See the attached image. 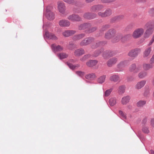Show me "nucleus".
Returning a JSON list of instances; mask_svg holds the SVG:
<instances>
[{
	"mask_svg": "<svg viewBox=\"0 0 154 154\" xmlns=\"http://www.w3.org/2000/svg\"><path fill=\"white\" fill-rule=\"evenodd\" d=\"M144 32V30L142 28H137L135 29L133 32L132 37L134 38H137L140 37L143 35Z\"/></svg>",
	"mask_w": 154,
	"mask_h": 154,
	"instance_id": "nucleus-1",
	"label": "nucleus"
},
{
	"mask_svg": "<svg viewBox=\"0 0 154 154\" xmlns=\"http://www.w3.org/2000/svg\"><path fill=\"white\" fill-rule=\"evenodd\" d=\"M51 7L48 6L46 8V12L44 13L47 18L49 20H53L54 18V14L53 12L51 11L50 10Z\"/></svg>",
	"mask_w": 154,
	"mask_h": 154,
	"instance_id": "nucleus-2",
	"label": "nucleus"
},
{
	"mask_svg": "<svg viewBox=\"0 0 154 154\" xmlns=\"http://www.w3.org/2000/svg\"><path fill=\"white\" fill-rule=\"evenodd\" d=\"M141 49L136 48L131 50L128 53V55L130 57L134 58L140 53Z\"/></svg>",
	"mask_w": 154,
	"mask_h": 154,
	"instance_id": "nucleus-3",
	"label": "nucleus"
},
{
	"mask_svg": "<svg viewBox=\"0 0 154 154\" xmlns=\"http://www.w3.org/2000/svg\"><path fill=\"white\" fill-rule=\"evenodd\" d=\"M57 9L60 13L62 14H64L66 10V7L65 4L62 2H58Z\"/></svg>",
	"mask_w": 154,
	"mask_h": 154,
	"instance_id": "nucleus-4",
	"label": "nucleus"
},
{
	"mask_svg": "<svg viewBox=\"0 0 154 154\" xmlns=\"http://www.w3.org/2000/svg\"><path fill=\"white\" fill-rule=\"evenodd\" d=\"M68 20L72 21H79L81 20V18L78 15L72 14L69 15L67 17Z\"/></svg>",
	"mask_w": 154,
	"mask_h": 154,
	"instance_id": "nucleus-5",
	"label": "nucleus"
},
{
	"mask_svg": "<svg viewBox=\"0 0 154 154\" xmlns=\"http://www.w3.org/2000/svg\"><path fill=\"white\" fill-rule=\"evenodd\" d=\"M116 33L115 29H109L105 34V37L107 39H109L114 35Z\"/></svg>",
	"mask_w": 154,
	"mask_h": 154,
	"instance_id": "nucleus-6",
	"label": "nucleus"
},
{
	"mask_svg": "<svg viewBox=\"0 0 154 154\" xmlns=\"http://www.w3.org/2000/svg\"><path fill=\"white\" fill-rule=\"evenodd\" d=\"M45 39H49L53 40H56L57 39V38L54 34L49 33L48 32H46L45 34L44 35Z\"/></svg>",
	"mask_w": 154,
	"mask_h": 154,
	"instance_id": "nucleus-7",
	"label": "nucleus"
},
{
	"mask_svg": "<svg viewBox=\"0 0 154 154\" xmlns=\"http://www.w3.org/2000/svg\"><path fill=\"white\" fill-rule=\"evenodd\" d=\"M59 24L61 27H68L70 26V23L67 20L63 19L60 20L59 21Z\"/></svg>",
	"mask_w": 154,
	"mask_h": 154,
	"instance_id": "nucleus-8",
	"label": "nucleus"
},
{
	"mask_svg": "<svg viewBox=\"0 0 154 154\" xmlns=\"http://www.w3.org/2000/svg\"><path fill=\"white\" fill-rule=\"evenodd\" d=\"M140 70V67L138 66L136 67L135 64H132L129 68V71L133 72L134 73H137Z\"/></svg>",
	"mask_w": 154,
	"mask_h": 154,
	"instance_id": "nucleus-9",
	"label": "nucleus"
},
{
	"mask_svg": "<svg viewBox=\"0 0 154 154\" xmlns=\"http://www.w3.org/2000/svg\"><path fill=\"white\" fill-rule=\"evenodd\" d=\"M146 83V81L145 80L140 81L137 83L135 85V87L136 89H140L143 88Z\"/></svg>",
	"mask_w": 154,
	"mask_h": 154,
	"instance_id": "nucleus-10",
	"label": "nucleus"
},
{
	"mask_svg": "<svg viewBox=\"0 0 154 154\" xmlns=\"http://www.w3.org/2000/svg\"><path fill=\"white\" fill-rule=\"evenodd\" d=\"M151 51L152 49L151 47H149L146 48L143 52V57L144 58H149Z\"/></svg>",
	"mask_w": 154,
	"mask_h": 154,
	"instance_id": "nucleus-11",
	"label": "nucleus"
},
{
	"mask_svg": "<svg viewBox=\"0 0 154 154\" xmlns=\"http://www.w3.org/2000/svg\"><path fill=\"white\" fill-rule=\"evenodd\" d=\"M129 64V61L128 60H124L121 61L117 65V68L122 69Z\"/></svg>",
	"mask_w": 154,
	"mask_h": 154,
	"instance_id": "nucleus-12",
	"label": "nucleus"
},
{
	"mask_svg": "<svg viewBox=\"0 0 154 154\" xmlns=\"http://www.w3.org/2000/svg\"><path fill=\"white\" fill-rule=\"evenodd\" d=\"M118 61V59L116 57H113L107 61V65L108 66L111 67L116 64Z\"/></svg>",
	"mask_w": 154,
	"mask_h": 154,
	"instance_id": "nucleus-13",
	"label": "nucleus"
},
{
	"mask_svg": "<svg viewBox=\"0 0 154 154\" xmlns=\"http://www.w3.org/2000/svg\"><path fill=\"white\" fill-rule=\"evenodd\" d=\"M75 32V30H67L63 32L62 34L64 36L67 37L73 35Z\"/></svg>",
	"mask_w": 154,
	"mask_h": 154,
	"instance_id": "nucleus-14",
	"label": "nucleus"
},
{
	"mask_svg": "<svg viewBox=\"0 0 154 154\" xmlns=\"http://www.w3.org/2000/svg\"><path fill=\"white\" fill-rule=\"evenodd\" d=\"M130 99L131 97L129 96L124 97L121 99V103L123 105H126L129 102Z\"/></svg>",
	"mask_w": 154,
	"mask_h": 154,
	"instance_id": "nucleus-15",
	"label": "nucleus"
},
{
	"mask_svg": "<svg viewBox=\"0 0 154 154\" xmlns=\"http://www.w3.org/2000/svg\"><path fill=\"white\" fill-rule=\"evenodd\" d=\"M51 48L53 51L55 52L57 51H61L63 49V47L59 45L55 46L54 44H52L51 45Z\"/></svg>",
	"mask_w": 154,
	"mask_h": 154,
	"instance_id": "nucleus-16",
	"label": "nucleus"
},
{
	"mask_svg": "<svg viewBox=\"0 0 154 154\" xmlns=\"http://www.w3.org/2000/svg\"><path fill=\"white\" fill-rule=\"evenodd\" d=\"M85 53V51L83 49H78L75 51L74 55L76 56L79 57L84 54Z\"/></svg>",
	"mask_w": 154,
	"mask_h": 154,
	"instance_id": "nucleus-17",
	"label": "nucleus"
},
{
	"mask_svg": "<svg viewBox=\"0 0 154 154\" xmlns=\"http://www.w3.org/2000/svg\"><path fill=\"white\" fill-rule=\"evenodd\" d=\"M91 26V24L90 23H84L79 25L78 26V28L79 30L84 29L89 27Z\"/></svg>",
	"mask_w": 154,
	"mask_h": 154,
	"instance_id": "nucleus-18",
	"label": "nucleus"
},
{
	"mask_svg": "<svg viewBox=\"0 0 154 154\" xmlns=\"http://www.w3.org/2000/svg\"><path fill=\"white\" fill-rule=\"evenodd\" d=\"M98 61L96 60H90L86 62L87 65L89 67H92L95 66Z\"/></svg>",
	"mask_w": 154,
	"mask_h": 154,
	"instance_id": "nucleus-19",
	"label": "nucleus"
},
{
	"mask_svg": "<svg viewBox=\"0 0 154 154\" xmlns=\"http://www.w3.org/2000/svg\"><path fill=\"white\" fill-rule=\"evenodd\" d=\"M145 27L147 28L153 29L154 28V21H149L147 23L145 26Z\"/></svg>",
	"mask_w": 154,
	"mask_h": 154,
	"instance_id": "nucleus-20",
	"label": "nucleus"
},
{
	"mask_svg": "<svg viewBox=\"0 0 154 154\" xmlns=\"http://www.w3.org/2000/svg\"><path fill=\"white\" fill-rule=\"evenodd\" d=\"M115 55L114 53L112 52H104L103 54V57L105 59H107L109 57L113 56Z\"/></svg>",
	"mask_w": 154,
	"mask_h": 154,
	"instance_id": "nucleus-21",
	"label": "nucleus"
},
{
	"mask_svg": "<svg viewBox=\"0 0 154 154\" xmlns=\"http://www.w3.org/2000/svg\"><path fill=\"white\" fill-rule=\"evenodd\" d=\"M96 76L95 73H91L86 75L85 76V78L88 79L92 80L95 79Z\"/></svg>",
	"mask_w": 154,
	"mask_h": 154,
	"instance_id": "nucleus-22",
	"label": "nucleus"
},
{
	"mask_svg": "<svg viewBox=\"0 0 154 154\" xmlns=\"http://www.w3.org/2000/svg\"><path fill=\"white\" fill-rule=\"evenodd\" d=\"M109 79L111 81L116 82L119 80L120 78L118 75H114L111 76Z\"/></svg>",
	"mask_w": 154,
	"mask_h": 154,
	"instance_id": "nucleus-23",
	"label": "nucleus"
},
{
	"mask_svg": "<svg viewBox=\"0 0 154 154\" xmlns=\"http://www.w3.org/2000/svg\"><path fill=\"white\" fill-rule=\"evenodd\" d=\"M143 69L144 70L147 71L149 70L153 67V65L148 63H144L143 65Z\"/></svg>",
	"mask_w": 154,
	"mask_h": 154,
	"instance_id": "nucleus-24",
	"label": "nucleus"
},
{
	"mask_svg": "<svg viewBox=\"0 0 154 154\" xmlns=\"http://www.w3.org/2000/svg\"><path fill=\"white\" fill-rule=\"evenodd\" d=\"M67 64L69 68L72 70H74L76 68H78L80 66V65L79 64L73 65L69 63H67Z\"/></svg>",
	"mask_w": 154,
	"mask_h": 154,
	"instance_id": "nucleus-25",
	"label": "nucleus"
},
{
	"mask_svg": "<svg viewBox=\"0 0 154 154\" xmlns=\"http://www.w3.org/2000/svg\"><path fill=\"white\" fill-rule=\"evenodd\" d=\"M147 75V72L144 71H142L139 72L138 76L140 79H143Z\"/></svg>",
	"mask_w": 154,
	"mask_h": 154,
	"instance_id": "nucleus-26",
	"label": "nucleus"
},
{
	"mask_svg": "<svg viewBox=\"0 0 154 154\" xmlns=\"http://www.w3.org/2000/svg\"><path fill=\"white\" fill-rule=\"evenodd\" d=\"M152 29L150 28H148L146 31L145 33V37L146 38H148L149 36L152 34L153 31L152 30Z\"/></svg>",
	"mask_w": 154,
	"mask_h": 154,
	"instance_id": "nucleus-27",
	"label": "nucleus"
},
{
	"mask_svg": "<svg viewBox=\"0 0 154 154\" xmlns=\"http://www.w3.org/2000/svg\"><path fill=\"white\" fill-rule=\"evenodd\" d=\"M84 34H81L79 35H75L73 37V39L74 40H79L83 38L85 36Z\"/></svg>",
	"mask_w": 154,
	"mask_h": 154,
	"instance_id": "nucleus-28",
	"label": "nucleus"
},
{
	"mask_svg": "<svg viewBox=\"0 0 154 154\" xmlns=\"http://www.w3.org/2000/svg\"><path fill=\"white\" fill-rule=\"evenodd\" d=\"M106 78V75H101L98 79L97 82L99 83L102 84L105 82Z\"/></svg>",
	"mask_w": 154,
	"mask_h": 154,
	"instance_id": "nucleus-29",
	"label": "nucleus"
},
{
	"mask_svg": "<svg viewBox=\"0 0 154 154\" xmlns=\"http://www.w3.org/2000/svg\"><path fill=\"white\" fill-rule=\"evenodd\" d=\"M57 56L60 59H62L66 58L67 57L68 55L65 53H61L58 54Z\"/></svg>",
	"mask_w": 154,
	"mask_h": 154,
	"instance_id": "nucleus-30",
	"label": "nucleus"
},
{
	"mask_svg": "<svg viewBox=\"0 0 154 154\" xmlns=\"http://www.w3.org/2000/svg\"><path fill=\"white\" fill-rule=\"evenodd\" d=\"M109 102L111 106H114L116 103V99L115 97H112L109 99Z\"/></svg>",
	"mask_w": 154,
	"mask_h": 154,
	"instance_id": "nucleus-31",
	"label": "nucleus"
},
{
	"mask_svg": "<svg viewBox=\"0 0 154 154\" xmlns=\"http://www.w3.org/2000/svg\"><path fill=\"white\" fill-rule=\"evenodd\" d=\"M125 87L123 85L119 86L118 90V93L119 94H122L125 91Z\"/></svg>",
	"mask_w": 154,
	"mask_h": 154,
	"instance_id": "nucleus-32",
	"label": "nucleus"
},
{
	"mask_svg": "<svg viewBox=\"0 0 154 154\" xmlns=\"http://www.w3.org/2000/svg\"><path fill=\"white\" fill-rule=\"evenodd\" d=\"M146 103V101L145 100H140L137 103V105L138 107H143Z\"/></svg>",
	"mask_w": 154,
	"mask_h": 154,
	"instance_id": "nucleus-33",
	"label": "nucleus"
},
{
	"mask_svg": "<svg viewBox=\"0 0 154 154\" xmlns=\"http://www.w3.org/2000/svg\"><path fill=\"white\" fill-rule=\"evenodd\" d=\"M104 14L105 17L110 16L112 14V11L110 9H107L105 11Z\"/></svg>",
	"mask_w": 154,
	"mask_h": 154,
	"instance_id": "nucleus-34",
	"label": "nucleus"
},
{
	"mask_svg": "<svg viewBox=\"0 0 154 154\" xmlns=\"http://www.w3.org/2000/svg\"><path fill=\"white\" fill-rule=\"evenodd\" d=\"M122 37V35L121 34H118L116 35V38H115L113 39V41L114 42H116L118 41Z\"/></svg>",
	"mask_w": 154,
	"mask_h": 154,
	"instance_id": "nucleus-35",
	"label": "nucleus"
},
{
	"mask_svg": "<svg viewBox=\"0 0 154 154\" xmlns=\"http://www.w3.org/2000/svg\"><path fill=\"white\" fill-rule=\"evenodd\" d=\"M119 113L120 116L121 118L122 119H126L127 117L125 114H124L122 111H119Z\"/></svg>",
	"mask_w": 154,
	"mask_h": 154,
	"instance_id": "nucleus-36",
	"label": "nucleus"
},
{
	"mask_svg": "<svg viewBox=\"0 0 154 154\" xmlns=\"http://www.w3.org/2000/svg\"><path fill=\"white\" fill-rule=\"evenodd\" d=\"M112 91V88H110L109 89L107 90H106L104 93V95L105 97H108V96L111 93Z\"/></svg>",
	"mask_w": 154,
	"mask_h": 154,
	"instance_id": "nucleus-37",
	"label": "nucleus"
},
{
	"mask_svg": "<svg viewBox=\"0 0 154 154\" xmlns=\"http://www.w3.org/2000/svg\"><path fill=\"white\" fill-rule=\"evenodd\" d=\"M91 14L90 13H86L84 14L83 17L85 19L91 20Z\"/></svg>",
	"mask_w": 154,
	"mask_h": 154,
	"instance_id": "nucleus-38",
	"label": "nucleus"
},
{
	"mask_svg": "<svg viewBox=\"0 0 154 154\" xmlns=\"http://www.w3.org/2000/svg\"><path fill=\"white\" fill-rule=\"evenodd\" d=\"M103 51V49H101V51L97 50L95 51L94 53L93 56L95 57L98 56Z\"/></svg>",
	"mask_w": 154,
	"mask_h": 154,
	"instance_id": "nucleus-39",
	"label": "nucleus"
},
{
	"mask_svg": "<svg viewBox=\"0 0 154 154\" xmlns=\"http://www.w3.org/2000/svg\"><path fill=\"white\" fill-rule=\"evenodd\" d=\"M109 27V26L108 25H105L103 26L101 28L100 30V32H102L105 31L106 29H108Z\"/></svg>",
	"mask_w": 154,
	"mask_h": 154,
	"instance_id": "nucleus-40",
	"label": "nucleus"
},
{
	"mask_svg": "<svg viewBox=\"0 0 154 154\" xmlns=\"http://www.w3.org/2000/svg\"><path fill=\"white\" fill-rule=\"evenodd\" d=\"M76 74L80 77H82L85 75V73L81 71H77L75 72Z\"/></svg>",
	"mask_w": 154,
	"mask_h": 154,
	"instance_id": "nucleus-41",
	"label": "nucleus"
},
{
	"mask_svg": "<svg viewBox=\"0 0 154 154\" xmlns=\"http://www.w3.org/2000/svg\"><path fill=\"white\" fill-rule=\"evenodd\" d=\"M91 10L92 12H96L97 11V5H93L91 7Z\"/></svg>",
	"mask_w": 154,
	"mask_h": 154,
	"instance_id": "nucleus-42",
	"label": "nucleus"
},
{
	"mask_svg": "<svg viewBox=\"0 0 154 154\" xmlns=\"http://www.w3.org/2000/svg\"><path fill=\"white\" fill-rule=\"evenodd\" d=\"M85 39L86 40V42L88 45L90 43L94 40L93 38L91 37L86 38Z\"/></svg>",
	"mask_w": 154,
	"mask_h": 154,
	"instance_id": "nucleus-43",
	"label": "nucleus"
},
{
	"mask_svg": "<svg viewBox=\"0 0 154 154\" xmlns=\"http://www.w3.org/2000/svg\"><path fill=\"white\" fill-rule=\"evenodd\" d=\"M142 131L143 132L146 134H148L149 132L148 128L146 127H144L142 128Z\"/></svg>",
	"mask_w": 154,
	"mask_h": 154,
	"instance_id": "nucleus-44",
	"label": "nucleus"
},
{
	"mask_svg": "<svg viewBox=\"0 0 154 154\" xmlns=\"http://www.w3.org/2000/svg\"><path fill=\"white\" fill-rule=\"evenodd\" d=\"M149 14L152 16H154V8L150 9L148 11Z\"/></svg>",
	"mask_w": 154,
	"mask_h": 154,
	"instance_id": "nucleus-45",
	"label": "nucleus"
},
{
	"mask_svg": "<svg viewBox=\"0 0 154 154\" xmlns=\"http://www.w3.org/2000/svg\"><path fill=\"white\" fill-rule=\"evenodd\" d=\"M90 57L91 55L90 54L85 55L80 60L82 61H84L87 58Z\"/></svg>",
	"mask_w": 154,
	"mask_h": 154,
	"instance_id": "nucleus-46",
	"label": "nucleus"
},
{
	"mask_svg": "<svg viewBox=\"0 0 154 154\" xmlns=\"http://www.w3.org/2000/svg\"><path fill=\"white\" fill-rule=\"evenodd\" d=\"M97 6V11H102L104 8V6L101 5H98Z\"/></svg>",
	"mask_w": 154,
	"mask_h": 154,
	"instance_id": "nucleus-47",
	"label": "nucleus"
},
{
	"mask_svg": "<svg viewBox=\"0 0 154 154\" xmlns=\"http://www.w3.org/2000/svg\"><path fill=\"white\" fill-rule=\"evenodd\" d=\"M65 2L69 4H72L75 2V0H63Z\"/></svg>",
	"mask_w": 154,
	"mask_h": 154,
	"instance_id": "nucleus-48",
	"label": "nucleus"
},
{
	"mask_svg": "<svg viewBox=\"0 0 154 154\" xmlns=\"http://www.w3.org/2000/svg\"><path fill=\"white\" fill-rule=\"evenodd\" d=\"M80 45L81 46H85L88 45L85 39L81 42L80 43Z\"/></svg>",
	"mask_w": 154,
	"mask_h": 154,
	"instance_id": "nucleus-49",
	"label": "nucleus"
},
{
	"mask_svg": "<svg viewBox=\"0 0 154 154\" xmlns=\"http://www.w3.org/2000/svg\"><path fill=\"white\" fill-rule=\"evenodd\" d=\"M97 15L99 16L102 17H105L104 12H99L97 13Z\"/></svg>",
	"mask_w": 154,
	"mask_h": 154,
	"instance_id": "nucleus-50",
	"label": "nucleus"
},
{
	"mask_svg": "<svg viewBox=\"0 0 154 154\" xmlns=\"http://www.w3.org/2000/svg\"><path fill=\"white\" fill-rule=\"evenodd\" d=\"M154 42V34L153 35L152 37L151 38V39L150 40V41L149 42L148 44V46H149L151 45L152 43L153 42Z\"/></svg>",
	"mask_w": 154,
	"mask_h": 154,
	"instance_id": "nucleus-51",
	"label": "nucleus"
},
{
	"mask_svg": "<svg viewBox=\"0 0 154 154\" xmlns=\"http://www.w3.org/2000/svg\"><path fill=\"white\" fill-rule=\"evenodd\" d=\"M97 29V28L95 27H92V28H91V29H90L88 31V32L91 33V32H93L94 31H95Z\"/></svg>",
	"mask_w": 154,
	"mask_h": 154,
	"instance_id": "nucleus-52",
	"label": "nucleus"
},
{
	"mask_svg": "<svg viewBox=\"0 0 154 154\" xmlns=\"http://www.w3.org/2000/svg\"><path fill=\"white\" fill-rule=\"evenodd\" d=\"M97 14L94 13L91 14V19H92L96 18L97 17Z\"/></svg>",
	"mask_w": 154,
	"mask_h": 154,
	"instance_id": "nucleus-53",
	"label": "nucleus"
},
{
	"mask_svg": "<svg viewBox=\"0 0 154 154\" xmlns=\"http://www.w3.org/2000/svg\"><path fill=\"white\" fill-rule=\"evenodd\" d=\"M124 18V16L122 15H119L115 17L116 20H120Z\"/></svg>",
	"mask_w": 154,
	"mask_h": 154,
	"instance_id": "nucleus-54",
	"label": "nucleus"
},
{
	"mask_svg": "<svg viewBox=\"0 0 154 154\" xmlns=\"http://www.w3.org/2000/svg\"><path fill=\"white\" fill-rule=\"evenodd\" d=\"M149 94V90L145 91L144 93V95L146 96Z\"/></svg>",
	"mask_w": 154,
	"mask_h": 154,
	"instance_id": "nucleus-55",
	"label": "nucleus"
},
{
	"mask_svg": "<svg viewBox=\"0 0 154 154\" xmlns=\"http://www.w3.org/2000/svg\"><path fill=\"white\" fill-rule=\"evenodd\" d=\"M150 63L151 64L154 63V54L152 56L150 60Z\"/></svg>",
	"mask_w": 154,
	"mask_h": 154,
	"instance_id": "nucleus-56",
	"label": "nucleus"
},
{
	"mask_svg": "<svg viewBox=\"0 0 154 154\" xmlns=\"http://www.w3.org/2000/svg\"><path fill=\"white\" fill-rule=\"evenodd\" d=\"M101 1L102 3H110L109 0H101Z\"/></svg>",
	"mask_w": 154,
	"mask_h": 154,
	"instance_id": "nucleus-57",
	"label": "nucleus"
},
{
	"mask_svg": "<svg viewBox=\"0 0 154 154\" xmlns=\"http://www.w3.org/2000/svg\"><path fill=\"white\" fill-rule=\"evenodd\" d=\"M151 125L153 127H154V118L152 119L151 120Z\"/></svg>",
	"mask_w": 154,
	"mask_h": 154,
	"instance_id": "nucleus-58",
	"label": "nucleus"
},
{
	"mask_svg": "<svg viewBox=\"0 0 154 154\" xmlns=\"http://www.w3.org/2000/svg\"><path fill=\"white\" fill-rule=\"evenodd\" d=\"M103 42H99L98 43H96V47H97L100 45H103Z\"/></svg>",
	"mask_w": 154,
	"mask_h": 154,
	"instance_id": "nucleus-59",
	"label": "nucleus"
},
{
	"mask_svg": "<svg viewBox=\"0 0 154 154\" xmlns=\"http://www.w3.org/2000/svg\"><path fill=\"white\" fill-rule=\"evenodd\" d=\"M73 11L74 12L76 13H79L78 11H77L75 8H74L73 9Z\"/></svg>",
	"mask_w": 154,
	"mask_h": 154,
	"instance_id": "nucleus-60",
	"label": "nucleus"
},
{
	"mask_svg": "<svg viewBox=\"0 0 154 154\" xmlns=\"http://www.w3.org/2000/svg\"><path fill=\"white\" fill-rule=\"evenodd\" d=\"M127 108L128 109H131L132 106L130 105H128L127 106Z\"/></svg>",
	"mask_w": 154,
	"mask_h": 154,
	"instance_id": "nucleus-61",
	"label": "nucleus"
},
{
	"mask_svg": "<svg viewBox=\"0 0 154 154\" xmlns=\"http://www.w3.org/2000/svg\"><path fill=\"white\" fill-rule=\"evenodd\" d=\"M150 154H154V151L153 150H150Z\"/></svg>",
	"mask_w": 154,
	"mask_h": 154,
	"instance_id": "nucleus-62",
	"label": "nucleus"
},
{
	"mask_svg": "<svg viewBox=\"0 0 154 154\" xmlns=\"http://www.w3.org/2000/svg\"><path fill=\"white\" fill-rule=\"evenodd\" d=\"M133 79L132 78H128V80L129 81H132L133 80Z\"/></svg>",
	"mask_w": 154,
	"mask_h": 154,
	"instance_id": "nucleus-63",
	"label": "nucleus"
},
{
	"mask_svg": "<svg viewBox=\"0 0 154 154\" xmlns=\"http://www.w3.org/2000/svg\"><path fill=\"white\" fill-rule=\"evenodd\" d=\"M116 0H109L110 2H115Z\"/></svg>",
	"mask_w": 154,
	"mask_h": 154,
	"instance_id": "nucleus-64",
	"label": "nucleus"
}]
</instances>
